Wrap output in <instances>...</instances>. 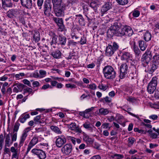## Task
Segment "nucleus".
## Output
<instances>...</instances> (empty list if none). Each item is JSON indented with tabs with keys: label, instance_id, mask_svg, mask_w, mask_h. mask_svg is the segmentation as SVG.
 Instances as JSON below:
<instances>
[{
	"label": "nucleus",
	"instance_id": "ea45409f",
	"mask_svg": "<svg viewBox=\"0 0 159 159\" xmlns=\"http://www.w3.org/2000/svg\"><path fill=\"white\" fill-rule=\"evenodd\" d=\"M15 12V10L11 9L7 12V16L8 17L10 18H12L14 16Z\"/></svg>",
	"mask_w": 159,
	"mask_h": 159
},
{
	"label": "nucleus",
	"instance_id": "1a4fd4ad",
	"mask_svg": "<svg viewBox=\"0 0 159 159\" xmlns=\"http://www.w3.org/2000/svg\"><path fill=\"white\" fill-rule=\"evenodd\" d=\"M44 13L47 16H49L52 9V3L50 0H47L44 3Z\"/></svg>",
	"mask_w": 159,
	"mask_h": 159
},
{
	"label": "nucleus",
	"instance_id": "c756f323",
	"mask_svg": "<svg viewBox=\"0 0 159 159\" xmlns=\"http://www.w3.org/2000/svg\"><path fill=\"white\" fill-rule=\"evenodd\" d=\"M128 68L127 65L126 63L122 64L120 66V71H122V72L127 73Z\"/></svg>",
	"mask_w": 159,
	"mask_h": 159
},
{
	"label": "nucleus",
	"instance_id": "5701e85b",
	"mask_svg": "<svg viewBox=\"0 0 159 159\" xmlns=\"http://www.w3.org/2000/svg\"><path fill=\"white\" fill-rule=\"evenodd\" d=\"M139 46L142 51L145 50L147 47V43L143 40H139L138 42Z\"/></svg>",
	"mask_w": 159,
	"mask_h": 159
},
{
	"label": "nucleus",
	"instance_id": "dca6fc26",
	"mask_svg": "<svg viewBox=\"0 0 159 159\" xmlns=\"http://www.w3.org/2000/svg\"><path fill=\"white\" fill-rule=\"evenodd\" d=\"M21 4L26 8L30 9L32 7V0H20Z\"/></svg>",
	"mask_w": 159,
	"mask_h": 159
},
{
	"label": "nucleus",
	"instance_id": "a18cd8bd",
	"mask_svg": "<svg viewBox=\"0 0 159 159\" xmlns=\"http://www.w3.org/2000/svg\"><path fill=\"white\" fill-rule=\"evenodd\" d=\"M39 73L40 74V75H39V78H42L46 75V72L44 70H39Z\"/></svg>",
	"mask_w": 159,
	"mask_h": 159
},
{
	"label": "nucleus",
	"instance_id": "72a5a7b5",
	"mask_svg": "<svg viewBox=\"0 0 159 159\" xmlns=\"http://www.w3.org/2000/svg\"><path fill=\"white\" fill-rule=\"evenodd\" d=\"M130 69L131 70H133V72H130V74H132V75H134V77H132V79H136V77L137 76L136 68L134 66H133L130 67Z\"/></svg>",
	"mask_w": 159,
	"mask_h": 159
},
{
	"label": "nucleus",
	"instance_id": "393cba45",
	"mask_svg": "<svg viewBox=\"0 0 159 159\" xmlns=\"http://www.w3.org/2000/svg\"><path fill=\"white\" fill-rule=\"evenodd\" d=\"M83 139L88 144L92 143L93 142V140L86 134H84Z\"/></svg>",
	"mask_w": 159,
	"mask_h": 159
},
{
	"label": "nucleus",
	"instance_id": "603ef678",
	"mask_svg": "<svg viewBox=\"0 0 159 159\" xmlns=\"http://www.w3.org/2000/svg\"><path fill=\"white\" fill-rule=\"evenodd\" d=\"M22 82L24 84L27 85L28 86L31 87V84L30 81L27 79H24L22 80Z\"/></svg>",
	"mask_w": 159,
	"mask_h": 159
},
{
	"label": "nucleus",
	"instance_id": "680f3d73",
	"mask_svg": "<svg viewBox=\"0 0 159 159\" xmlns=\"http://www.w3.org/2000/svg\"><path fill=\"white\" fill-rule=\"evenodd\" d=\"M32 85L34 87H38L40 85L38 81H33Z\"/></svg>",
	"mask_w": 159,
	"mask_h": 159
},
{
	"label": "nucleus",
	"instance_id": "412c9836",
	"mask_svg": "<svg viewBox=\"0 0 159 159\" xmlns=\"http://www.w3.org/2000/svg\"><path fill=\"white\" fill-rule=\"evenodd\" d=\"M2 6L3 8L5 9L7 7H12V4L10 0H2Z\"/></svg>",
	"mask_w": 159,
	"mask_h": 159
},
{
	"label": "nucleus",
	"instance_id": "a211bd4d",
	"mask_svg": "<svg viewBox=\"0 0 159 159\" xmlns=\"http://www.w3.org/2000/svg\"><path fill=\"white\" fill-rule=\"evenodd\" d=\"M131 45L133 47L134 51L135 54V56L137 57H139L141 55V52L136 45L135 42L134 41L131 42Z\"/></svg>",
	"mask_w": 159,
	"mask_h": 159
},
{
	"label": "nucleus",
	"instance_id": "c9c22d12",
	"mask_svg": "<svg viewBox=\"0 0 159 159\" xmlns=\"http://www.w3.org/2000/svg\"><path fill=\"white\" fill-rule=\"evenodd\" d=\"M10 150L11 152L13 153L12 155V158H16L17 157V151L16 149L14 147H12L11 148Z\"/></svg>",
	"mask_w": 159,
	"mask_h": 159
},
{
	"label": "nucleus",
	"instance_id": "ddd939ff",
	"mask_svg": "<svg viewBox=\"0 0 159 159\" xmlns=\"http://www.w3.org/2000/svg\"><path fill=\"white\" fill-rule=\"evenodd\" d=\"M38 142V139L37 136L34 135L31 141L30 142L29 144L27 151L26 152V154H27L30 151L31 148L35 145H36Z\"/></svg>",
	"mask_w": 159,
	"mask_h": 159
},
{
	"label": "nucleus",
	"instance_id": "de8ad7c7",
	"mask_svg": "<svg viewBox=\"0 0 159 159\" xmlns=\"http://www.w3.org/2000/svg\"><path fill=\"white\" fill-rule=\"evenodd\" d=\"M90 6L91 7L93 8L94 10H96L97 9V7L98 6V5L96 2H93L90 4Z\"/></svg>",
	"mask_w": 159,
	"mask_h": 159
},
{
	"label": "nucleus",
	"instance_id": "4468645a",
	"mask_svg": "<svg viewBox=\"0 0 159 159\" xmlns=\"http://www.w3.org/2000/svg\"><path fill=\"white\" fill-rule=\"evenodd\" d=\"M72 148V147L71 144H66L61 148V151L63 154L68 155L71 152Z\"/></svg>",
	"mask_w": 159,
	"mask_h": 159
},
{
	"label": "nucleus",
	"instance_id": "f257e3e1",
	"mask_svg": "<svg viewBox=\"0 0 159 159\" xmlns=\"http://www.w3.org/2000/svg\"><path fill=\"white\" fill-rule=\"evenodd\" d=\"M62 0H52L54 11L57 16H64V11L66 10L65 4H61Z\"/></svg>",
	"mask_w": 159,
	"mask_h": 159
},
{
	"label": "nucleus",
	"instance_id": "9d476101",
	"mask_svg": "<svg viewBox=\"0 0 159 159\" xmlns=\"http://www.w3.org/2000/svg\"><path fill=\"white\" fill-rule=\"evenodd\" d=\"M120 23L118 22H115L113 24V25H112L110 29L107 31V33L111 36H112L119 29Z\"/></svg>",
	"mask_w": 159,
	"mask_h": 159
},
{
	"label": "nucleus",
	"instance_id": "bb28decb",
	"mask_svg": "<svg viewBox=\"0 0 159 159\" xmlns=\"http://www.w3.org/2000/svg\"><path fill=\"white\" fill-rule=\"evenodd\" d=\"M158 66L154 63L152 64L150 68L148 70V72L150 74H152L153 72L157 69Z\"/></svg>",
	"mask_w": 159,
	"mask_h": 159
},
{
	"label": "nucleus",
	"instance_id": "e2e57ef3",
	"mask_svg": "<svg viewBox=\"0 0 159 159\" xmlns=\"http://www.w3.org/2000/svg\"><path fill=\"white\" fill-rule=\"evenodd\" d=\"M77 43L76 42H74L73 40H70L68 42V45L70 46L71 45L73 46H75Z\"/></svg>",
	"mask_w": 159,
	"mask_h": 159
},
{
	"label": "nucleus",
	"instance_id": "c03bdc74",
	"mask_svg": "<svg viewBox=\"0 0 159 159\" xmlns=\"http://www.w3.org/2000/svg\"><path fill=\"white\" fill-rule=\"evenodd\" d=\"M58 30L59 31L62 32L65 31L66 29L64 25L63 24V23H62L61 24L58 25Z\"/></svg>",
	"mask_w": 159,
	"mask_h": 159
},
{
	"label": "nucleus",
	"instance_id": "09e8293b",
	"mask_svg": "<svg viewBox=\"0 0 159 159\" xmlns=\"http://www.w3.org/2000/svg\"><path fill=\"white\" fill-rule=\"evenodd\" d=\"M20 92H21L23 89L25 87V86L21 84H19L17 87Z\"/></svg>",
	"mask_w": 159,
	"mask_h": 159
},
{
	"label": "nucleus",
	"instance_id": "0e129e2a",
	"mask_svg": "<svg viewBox=\"0 0 159 159\" xmlns=\"http://www.w3.org/2000/svg\"><path fill=\"white\" fill-rule=\"evenodd\" d=\"M105 101L106 103H110L111 102V99L108 96H106L104 98Z\"/></svg>",
	"mask_w": 159,
	"mask_h": 159
},
{
	"label": "nucleus",
	"instance_id": "b1692460",
	"mask_svg": "<svg viewBox=\"0 0 159 159\" xmlns=\"http://www.w3.org/2000/svg\"><path fill=\"white\" fill-rule=\"evenodd\" d=\"M109 112V111L107 108H101L98 110V115H107Z\"/></svg>",
	"mask_w": 159,
	"mask_h": 159
},
{
	"label": "nucleus",
	"instance_id": "13d9d810",
	"mask_svg": "<svg viewBox=\"0 0 159 159\" xmlns=\"http://www.w3.org/2000/svg\"><path fill=\"white\" fill-rule=\"evenodd\" d=\"M86 43V39L84 37V35L81 38V40L80 41V43L81 44H83Z\"/></svg>",
	"mask_w": 159,
	"mask_h": 159
},
{
	"label": "nucleus",
	"instance_id": "69168bd1",
	"mask_svg": "<svg viewBox=\"0 0 159 159\" xmlns=\"http://www.w3.org/2000/svg\"><path fill=\"white\" fill-rule=\"evenodd\" d=\"M87 113H86L84 111L81 112L80 115L81 116H83L84 118H89V116L88 115Z\"/></svg>",
	"mask_w": 159,
	"mask_h": 159
},
{
	"label": "nucleus",
	"instance_id": "774afa93",
	"mask_svg": "<svg viewBox=\"0 0 159 159\" xmlns=\"http://www.w3.org/2000/svg\"><path fill=\"white\" fill-rule=\"evenodd\" d=\"M154 92V97L156 99L158 98H159V91L158 90H155Z\"/></svg>",
	"mask_w": 159,
	"mask_h": 159
},
{
	"label": "nucleus",
	"instance_id": "052dcab7",
	"mask_svg": "<svg viewBox=\"0 0 159 159\" xmlns=\"http://www.w3.org/2000/svg\"><path fill=\"white\" fill-rule=\"evenodd\" d=\"M109 125V123H104L102 125L101 127H102L104 129H107L108 128L109 129H110V127L108 128V126Z\"/></svg>",
	"mask_w": 159,
	"mask_h": 159
},
{
	"label": "nucleus",
	"instance_id": "4be33fe9",
	"mask_svg": "<svg viewBox=\"0 0 159 159\" xmlns=\"http://www.w3.org/2000/svg\"><path fill=\"white\" fill-rule=\"evenodd\" d=\"M75 19L78 20L79 24L81 25H85L84 20L81 14L76 15Z\"/></svg>",
	"mask_w": 159,
	"mask_h": 159
},
{
	"label": "nucleus",
	"instance_id": "3c124183",
	"mask_svg": "<svg viewBox=\"0 0 159 159\" xmlns=\"http://www.w3.org/2000/svg\"><path fill=\"white\" fill-rule=\"evenodd\" d=\"M140 15V11L138 10H134L133 11V16L135 17H138Z\"/></svg>",
	"mask_w": 159,
	"mask_h": 159
},
{
	"label": "nucleus",
	"instance_id": "423d86ee",
	"mask_svg": "<svg viewBox=\"0 0 159 159\" xmlns=\"http://www.w3.org/2000/svg\"><path fill=\"white\" fill-rule=\"evenodd\" d=\"M17 138V133H13L11 136V140L10 136L9 134H7L5 136L6 146H8L9 147L12 144L13 142L16 141Z\"/></svg>",
	"mask_w": 159,
	"mask_h": 159
},
{
	"label": "nucleus",
	"instance_id": "6e6552de",
	"mask_svg": "<svg viewBox=\"0 0 159 159\" xmlns=\"http://www.w3.org/2000/svg\"><path fill=\"white\" fill-rule=\"evenodd\" d=\"M151 58V52L149 50L147 49L142 57L141 61L143 64L145 63L146 64H148L150 62Z\"/></svg>",
	"mask_w": 159,
	"mask_h": 159
},
{
	"label": "nucleus",
	"instance_id": "8fccbe9b",
	"mask_svg": "<svg viewBox=\"0 0 159 159\" xmlns=\"http://www.w3.org/2000/svg\"><path fill=\"white\" fill-rule=\"evenodd\" d=\"M7 147H8V146H6V143L5 142L4 145V154H8L9 152H10L9 149L7 148Z\"/></svg>",
	"mask_w": 159,
	"mask_h": 159
},
{
	"label": "nucleus",
	"instance_id": "2f4dec72",
	"mask_svg": "<svg viewBox=\"0 0 159 159\" xmlns=\"http://www.w3.org/2000/svg\"><path fill=\"white\" fill-rule=\"evenodd\" d=\"M152 35L151 34L148 32H146L144 35V39L146 41H148L151 40Z\"/></svg>",
	"mask_w": 159,
	"mask_h": 159
},
{
	"label": "nucleus",
	"instance_id": "6ab92c4d",
	"mask_svg": "<svg viewBox=\"0 0 159 159\" xmlns=\"http://www.w3.org/2000/svg\"><path fill=\"white\" fill-rule=\"evenodd\" d=\"M132 56L130 53L123 51L122 52V55L121 56V59L122 60H132Z\"/></svg>",
	"mask_w": 159,
	"mask_h": 159
},
{
	"label": "nucleus",
	"instance_id": "338daca9",
	"mask_svg": "<svg viewBox=\"0 0 159 159\" xmlns=\"http://www.w3.org/2000/svg\"><path fill=\"white\" fill-rule=\"evenodd\" d=\"M43 0H37V5L39 7H40L39 9L41 8V6H42L43 3Z\"/></svg>",
	"mask_w": 159,
	"mask_h": 159
},
{
	"label": "nucleus",
	"instance_id": "2eb2a0df",
	"mask_svg": "<svg viewBox=\"0 0 159 159\" xmlns=\"http://www.w3.org/2000/svg\"><path fill=\"white\" fill-rule=\"evenodd\" d=\"M111 7L112 4L111 3L107 2L105 3L102 7L101 10V13L102 14L101 16H102L106 12L111 8Z\"/></svg>",
	"mask_w": 159,
	"mask_h": 159
},
{
	"label": "nucleus",
	"instance_id": "6e6d98bb",
	"mask_svg": "<svg viewBox=\"0 0 159 159\" xmlns=\"http://www.w3.org/2000/svg\"><path fill=\"white\" fill-rule=\"evenodd\" d=\"M87 87L91 89L95 90L96 88V86L95 84H90L88 85Z\"/></svg>",
	"mask_w": 159,
	"mask_h": 159
},
{
	"label": "nucleus",
	"instance_id": "864d4df0",
	"mask_svg": "<svg viewBox=\"0 0 159 159\" xmlns=\"http://www.w3.org/2000/svg\"><path fill=\"white\" fill-rule=\"evenodd\" d=\"M127 100L129 102L134 103L136 101V99L133 97H128Z\"/></svg>",
	"mask_w": 159,
	"mask_h": 159
},
{
	"label": "nucleus",
	"instance_id": "c85d7f7f",
	"mask_svg": "<svg viewBox=\"0 0 159 159\" xmlns=\"http://www.w3.org/2000/svg\"><path fill=\"white\" fill-rule=\"evenodd\" d=\"M83 126L84 128L89 131L90 132H93V128L91 126L90 123L88 122H85L83 124Z\"/></svg>",
	"mask_w": 159,
	"mask_h": 159
},
{
	"label": "nucleus",
	"instance_id": "aec40b11",
	"mask_svg": "<svg viewBox=\"0 0 159 159\" xmlns=\"http://www.w3.org/2000/svg\"><path fill=\"white\" fill-rule=\"evenodd\" d=\"M33 39L35 42H39L40 40V34L39 32L36 30H34L33 34Z\"/></svg>",
	"mask_w": 159,
	"mask_h": 159
},
{
	"label": "nucleus",
	"instance_id": "f704fd0d",
	"mask_svg": "<svg viewBox=\"0 0 159 159\" xmlns=\"http://www.w3.org/2000/svg\"><path fill=\"white\" fill-rule=\"evenodd\" d=\"M53 20L57 24V25L61 24L63 23L62 18L57 17H53Z\"/></svg>",
	"mask_w": 159,
	"mask_h": 159
},
{
	"label": "nucleus",
	"instance_id": "49530a36",
	"mask_svg": "<svg viewBox=\"0 0 159 159\" xmlns=\"http://www.w3.org/2000/svg\"><path fill=\"white\" fill-rule=\"evenodd\" d=\"M111 157L112 158L116 157V159H121L123 158L124 157L122 155L115 154L112 156Z\"/></svg>",
	"mask_w": 159,
	"mask_h": 159
},
{
	"label": "nucleus",
	"instance_id": "f8f14e48",
	"mask_svg": "<svg viewBox=\"0 0 159 159\" xmlns=\"http://www.w3.org/2000/svg\"><path fill=\"white\" fill-rule=\"evenodd\" d=\"M31 130V127H28L25 128L23 131V133L20 137L19 145L22 146L28 135V133L29 131Z\"/></svg>",
	"mask_w": 159,
	"mask_h": 159
},
{
	"label": "nucleus",
	"instance_id": "e433bc0d",
	"mask_svg": "<svg viewBox=\"0 0 159 159\" xmlns=\"http://www.w3.org/2000/svg\"><path fill=\"white\" fill-rule=\"evenodd\" d=\"M41 116L40 115H38L34 118V124L37 125L40 124L42 123L41 121Z\"/></svg>",
	"mask_w": 159,
	"mask_h": 159
},
{
	"label": "nucleus",
	"instance_id": "a19ab883",
	"mask_svg": "<svg viewBox=\"0 0 159 159\" xmlns=\"http://www.w3.org/2000/svg\"><path fill=\"white\" fill-rule=\"evenodd\" d=\"M153 61L156 63H159V54L156 53L153 57Z\"/></svg>",
	"mask_w": 159,
	"mask_h": 159
},
{
	"label": "nucleus",
	"instance_id": "f3484780",
	"mask_svg": "<svg viewBox=\"0 0 159 159\" xmlns=\"http://www.w3.org/2000/svg\"><path fill=\"white\" fill-rule=\"evenodd\" d=\"M51 55L54 58L58 59L61 57V53L58 49H56L51 51Z\"/></svg>",
	"mask_w": 159,
	"mask_h": 159
},
{
	"label": "nucleus",
	"instance_id": "79ce46f5",
	"mask_svg": "<svg viewBox=\"0 0 159 159\" xmlns=\"http://www.w3.org/2000/svg\"><path fill=\"white\" fill-rule=\"evenodd\" d=\"M116 2L121 5H124L127 4L128 2V0H116Z\"/></svg>",
	"mask_w": 159,
	"mask_h": 159
},
{
	"label": "nucleus",
	"instance_id": "39448f33",
	"mask_svg": "<svg viewBox=\"0 0 159 159\" xmlns=\"http://www.w3.org/2000/svg\"><path fill=\"white\" fill-rule=\"evenodd\" d=\"M119 47L118 44L115 42H113L111 45L109 44L106 48V55L108 57L111 56L118 49Z\"/></svg>",
	"mask_w": 159,
	"mask_h": 159
},
{
	"label": "nucleus",
	"instance_id": "cd10ccee",
	"mask_svg": "<svg viewBox=\"0 0 159 159\" xmlns=\"http://www.w3.org/2000/svg\"><path fill=\"white\" fill-rule=\"evenodd\" d=\"M30 117V116L29 114H27L25 115H22L21 116V117L19 118V120L20 121L21 123H23L26 120Z\"/></svg>",
	"mask_w": 159,
	"mask_h": 159
},
{
	"label": "nucleus",
	"instance_id": "4d7b16f0",
	"mask_svg": "<svg viewBox=\"0 0 159 159\" xmlns=\"http://www.w3.org/2000/svg\"><path fill=\"white\" fill-rule=\"evenodd\" d=\"M65 86L67 88H70L72 89L74 88H75L76 87L75 85L70 84H66Z\"/></svg>",
	"mask_w": 159,
	"mask_h": 159
},
{
	"label": "nucleus",
	"instance_id": "4c0bfd02",
	"mask_svg": "<svg viewBox=\"0 0 159 159\" xmlns=\"http://www.w3.org/2000/svg\"><path fill=\"white\" fill-rule=\"evenodd\" d=\"M157 78L156 76L153 77L149 84H151V85L156 86L157 84Z\"/></svg>",
	"mask_w": 159,
	"mask_h": 159
},
{
	"label": "nucleus",
	"instance_id": "f03ea898",
	"mask_svg": "<svg viewBox=\"0 0 159 159\" xmlns=\"http://www.w3.org/2000/svg\"><path fill=\"white\" fill-rule=\"evenodd\" d=\"M67 41L66 38L62 35H59L58 36L55 34H53L51 41L50 42L51 48H56L57 44L65 45Z\"/></svg>",
	"mask_w": 159,
	"mask_h": 159
},
{
	"label": "nucleus",
	"instance_id": "58836bf2",
	"mask_svg": "<svg viewBox=\"0 0 159 159\" xmlns=\"http://www.w3.org/2000/svg\"><path fill=\"white\" fill-rule=\"evenodd\" d=\"M68 128L72 130H74L76 129L77 128L76 124L75 123H71L70 124H68Z\"/></svg>",
	"mask_w": 159,
	"mask_h": 159
},
{
	"label": "nucleus",
	"instance_id": "a878e982",
	"mask_svg": "<svg viewBox=\"0 0 159 159\" xmlns=\"http://www.w3.org/2000/svg\"><path fill=\"white\" fill-rule=\"evenodd\" d=\"M156 86L151 85V84H149L148 85L147 89L148 91L150 94L153 93L155 91Z\"/></svg>",
	"mask_w": 159,
	"mask_h": 159
},
{
	"label": "nucleus",
	"instance_id": "7ed1b4c3",
	"mask_svg": "<svg viewBox=\"0 0 159 159\" xmlns=\"http://www.w3.org/2000/svg\"><path fill=\"white\" fill-rule=\"evenodd\" d=\"M133 33V32L131 28L126 26L118 29L115 34L116 36L121 37L123 36L130 37L132 35Z\"/></svg>",
	"mask_w": 159,
	"mask_h": 159
},
{
	"label": "nucleus",
	"instance_id": "bf43d9fd",
	"mask_svg": "<svg viewBox=\"0 0 159 159\" xmlns=\"http://www.w3.org/2000/svg\"><path fill=\"white\" fill-rule=\"evenodd\" d=\"M98 88L104 91H105L107 88V86L106 85H104L103 84H100L98 86Z\"/></svg>",
	"mask_w": 159,
	"mask_h": 159
},
{
	"label": "nucleus",
	"instance_id": "473e14b6",
	"mask_svg": "<svg viewBox=\"0 0 159 159\" xmlns=\"http://www.w3.org/2000/svg\"><path fill=\"white\" fill-rule=\"evenodd\" d=\"M82 8L83 10V13L85 14H89L90 13V11H89L88 6L85 4H83Z\"/></svg>",
	"mask_w": 159,
	"mask_h": 159
},
{
	"label": "nucleus",
	"instance_id": "37998d69",
	"mask_svg": "<svg viewBox=\"0 0 159 159\" xmlns=\"http://www.w3.org/2000/svg\"><path fill=\"white\" fill-rule=\"evenodd\" d=\"M20 125V124L18 122H16L15 123L13 130L14 133L15 132L17 133L18 130Z\"/></svg>",
	"mask_w": 159,
	"mask_h": 159
},
{
	"label": "nucleus",
	"instance_id": "20e7f679",
	"mask_svg": "<svg viewBox=\"0 0 159 159\" xmlns=\"http://www.w3.org/2000/svg\"><path fill=\"white\" fill-rule=\"evenodd\" d=\"M103 73L107 79L113 80L116 76V74L114 69L111 66H107L103 69Z\"/></svg>",
	"mask_w": 159,
	"mask_h": 159
},
{
	"label": "nucleus",
	"instance_id": "5fc2aeb1",
	"mask_svg": "<svg viewBox=\"0 0 159 159\" xmlns=\"http://www.w3.org/2000/svg\"><path fill=\"white\" fill-rule=\"evenodd\" d=\"M24 93H28L29 94H30L32 92L33 90L31 88H27L25 89L24 90Z\"/></svg>",
	"mask_w": 159,
	"mask_h": 159
},
{
	"label": "nucleus",
	"instance_id": "0eeeda50",
	"mask_svg": "<svg viewBox=\"0 0 159 159\" xmlns=\"http://www.w3.org/2000/svg\"><path fill=\"white\" fill-rule=\"evenodd\" d=\"M31 152L33 154L37 155L39 159H45L46 157L45 152L42 150L34 148L32 150Z\"/></svg>",
	"mask_w": 159,
	"mask_h": 159
},
{
	"label": "nucleus",
	"instance_id": "7c9ffc66",
	"mask_svg": "<svg viewBox=\"0 0 159 159\" xmlns=\"http://www.w3.org/2000/svg\"><path fill=\"white\" fill-rule=\"evenodd\" d=\"M50 129L52 130L57 134H61V132L59 128L57 126L52 125L50 126Z\"/></svg>",
	"mask_w": 159,
	"mask_h": 159
},
{
	"label": "nucleus",
	"instance_id": "9b49d317",
	"mask_svg": "<svg viewBox=\"0 0 159 159\" xmlns=\"http://www.w3.org/2000/svg\"><path fill=\"white\" fill-rule=\"evenodd\" d=\"M66 142V139L64 135H60L58 136L56 139L55 144L56 146L58 148H61Z\"/></svg>",
	"mask_w": 159,
	"mask_h": 159
}]
</instances>
